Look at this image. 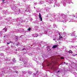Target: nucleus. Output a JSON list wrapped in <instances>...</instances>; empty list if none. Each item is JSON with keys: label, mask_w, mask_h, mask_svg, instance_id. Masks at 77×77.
<instances>
[{"label": "nucleus", "mask_w": 77, "mask_h": 77, "mask_svg": "<svg viewBox=\"0 0 77 77\" xmlns=\"http://www.w3.org/2000/svg\"><path fill=\"white\" fill-rule=\"evenodd\" d=\"M39 19L41 20V21H42V17H41V14L40 13H39Z\"/></svg>", "instance_id": "f257e3e1"}, {"label": "nucleus", "mask_w": 77, "mask_h": 77, "mask_svg": "<svg viewBox=\"0 0 77 77\" xmlns=\"http://www.w3.org/2000/svg\"><path fill=\"white\" fill-rule=\"evenodd\" d=\"M22 51H23V53H24V54H26V53L27 52V51L26 50L25 48L23 49Z\"/></svg>", "instance_id": "f03ea898"}, {"label": "nucleus", "mask_w": 77, "mask_h": 77, "mask_svg": "<svg viewBox=\"0 0 77 77\" xmlns=\"http://www.w3.org/2000/svg\"><path fill=\"white\" fill-rule=\"evenodd\" d=\"M57 47V45H55L53 46L52 47V48L54 49V48H56Z\"/></svg>", "instance_id": "7ed1b4c3"}, {"label": "nucleus", "mask_w": 77, "mask_h": 77, "mask_svg": "<svg viewBox=\"0 0 77 77\" xmlns=\"http://www.w3.org/2000/svg\"><path fill=\"white\" fill-rule=\"evenodd\" d=\"M8 29L6 28V27H5L4 28V30H5V32H7V30Z\"/></svg>", "instance_id": "20e7f679"}, {"label": "nucleus", "mask_w": 77, "mask_h": 77, "mask_svg": "<svg viewBox=\"0 0 77 77\" xmlns=\"http://www.w3.org/2000/svg\"><path fill=\"white\" fill-rule=\"evenodd\" d=\"M50 65H51V63H50L49 62H48V64L47 65V66H50Z\"/></svg>", "instance_id": "39448f33"}, {"label": "nucleus", "mask_w": 77, "mask_h": 77, "mask_svg": "<svg viewBox=\"0 0 77 77\" xmlns=\"http://www.w3.org/2000/svg\"><path fill=\"white\" fill-rule=\"evenodd\" d=\"M69 53H71V54H72V51H71V50H69Z\"/></svg>", "instance_id": "423d86ee"}, {"label": "nucleus", "mask_w": 77, "mask_h": 77, "mask_svg": "<svg viewBox=\"0 0 77 77\" xmlns=\"http://www.w3.org/2000/svg\"><path fill=\"white\" fill-rule=\"evenodd\" d=\"M28 30L29 31H30V30H31V28H29Z\"/></svg>", "instance_id": "0eeeda50"}, {"label": "nucleus", "mask_w": 77, "mask_h": 77, "mask_svg": "<svg viewBox=\"0 0 77 77\" xmlns=\"http://www.w3.org/2000/svg\"><path fill=\"white\" fill-rule=\"evenodd\" d=\"M60 59H63L64 58L63 57H61Z\"/></svg>", "instance_id": "6e6552de"}, {"label": "nucleus", "mask_w": 77, "mask_h": 77, "mask_svg": "<svg viewBox=\"0 0 77 77\" xmlns=\"http://www.w3.org/2000/svg\"><path fill=\"white\" fill-rule=\"evenodd\" d=\"M9 44H10V42H7V45H9Z\"/></svg>", "instance_id": "1a4fd4ad"}, {"label": "nucleus", "mask_w": 77, "mask_h": 77, "mask_svg": "<svg viewBox=\"0 0 77 77\" xmlns=\"http://www.w3.org/2000/svg\"><path fill=\"white\" fill-rule=\"evenodd\" d=\"M15 72H16V73L17 74V73H18V71H15Z\"/></svg>", "instance_id": "9d476101"}, {"label": "nucleus", "mask_w": 77, "mask_h": 77, "mask_svg": "<svg viewBox=\"0 0 77 77\" xmlns=\"http://www.w3.org/2000/svg\"><path fill=\"white\" fill-rule=\"evenodd\" d=\"M16 39H18V37H16Z\"/></svg>", "instance_id": "9b49d317"}, {"label": "nucleus", "mask_w": 77, "mask_h": 77, "mask_svg": "<svg viewBox=\"0 0 77 77\" xmlns=\"http://www.w3.org/2000/svg\"><path fill=\"white\" fill-rule=\"evenodd\" d=\"M9 42L10 43H13V42L11 41H9Z\"/></svg>", "instance_id": "f8f14e48"}, {"label": "nucleus", "mask_w": 77, "mask_h": 77, "mask_svg": "<svg viewBox=\"0 0 77 77\" xmlns=\"http://www.w3.org/2000/svg\"><path fill=\"white\" fill-rule=\"evenodd\" d=\"M60 38H62V37L59 36Z\"/></svg>", "instance_id": "ddd939ff"}, {"label": "nucleus", "mask_w": 77, "mask_h": 77, "mask_svg": "<svg viewBox=\"0 0 77 77\" xmlns=\"http://www.w3.org/2000/svg\"><path fill=\"white\" fill-rule=\"evenodd\" d=\"M60 71H58L57 72H59Z\"/></svg>", "instance_id": "4468645a"}, {"label": "nucleus", "mask_w": 77, "mask_h": 77, "mask_svg": "<svg viewBox=\"0 0 77 77\" xmlns=\"http://www.w3.org/2000/svg\"><path fill=\"white\" fill-rule=\"evenodd\" d=\"M4 1H5V0H2V2H4Z\"/></svg>", "instance_id": "2eb2a0df"}, {"label": "nucleus", "mask_w": 77, "mask_h": 77, "mask_svg": "<svg viewBox=\"0 0 77 77\" xmlns=\"http://www.w3.org/2000/svg\"><path fill=\"white\" fill-rule=\"evenodd\" d=\"M53 40H56V39H54V38L53 39Z\"/></svg>", "instance_id": "dca6fc26"}, {"label": "nucleus", "mask_w": 77, "mask_h": 77, "mask_svg": "<svg viewBox=\"0 0 77 77\" xmlns=\"http://www.w3.org/2000/svg\"><path fill=\"white\" fill-rule=\"evenodd\" d=\"M57 41H59V39L58 38V39H57Z\"/></svg>", "instance_id": "f3484780"}, {"label": "nucleus", "mask_w": 77, "mask_h": 77, "mask_svg": "<svg viewBox=\"0 0 77 77\" xmlns=\"http://www.w3.org/2000/svg\"><path fill=\"white\" fill-rule=\"evenodd\" d=\"M75 55H77V54H76L75 55H74V56H75Z\"/></svg>", "instance_id": "a211bd4d"}, {"label": "nucleus", "mask_w": 77, "mask_h": 77, "mask_svg": "<svg viewBox=\"0 0 77 77\" xmlns=\"http://www.w3.org/2000/svg\"><path fill=\"white\" fill-rule=\"evenodd\" d=\"M36 36H38V35H36Z\"/></svg>", "instance_id": "6ab92c4d"}, {"label": "nucleus", "mask_w": 77, "mask_h": 77, "mask_svg": "<svg viewBox=\"0 0 77 77\" xmlns=\"http://www.w3.org/2000/svg\"><path fill=\"white\" fill-rule=\"evenodd\" d=\"M5 36H4V37L5 38Z\"/></svg>", "instance_id": "aec40b11"}, {"label": "nucleus", "mask_w": 77, "mask_h": 77, "mask_svg": "<svg viewBox=\"0 0 77 77\" xmlns=\"http://www.w3.org/2000/svg\"><path fill=\"white\" fill-rule=\"evenodd\" d=\"M13 59H15V58H13Z\"/></svg>", "instance_id": "412c9836"}, {"label": "nucleus", "mask_w": 77, "mask_h": 77, "mask_svg": "<svg viewBox=\"0 0 77 77\" xmlns=\"http://www.w3.org/2000/svg\"><path fill=\"white\" fill-rule=\"evenodd\" d=\"M36 38H37V37H38V36H36Z\"/></svg>", "instance_id": "4be33fe9"}, {"label": "nucleus", "mask_w": 77, "mask_h": 77, "mask_svg": "<svg viewBox=\"0 0 77 77\" xmlns=\"http://www.w3.org/2000/svg\"><path fill=\"white\" fill-rule=\"evenodd\" d=\"M64 63H65V62H64Z\"/></svg>", "instance_id": "5701e85b"}, {"label": "nucleus", "mask_w": 77, "mask_h": 77, "mask_svg": "<svg viewBox=\"0 0 77 77\" xmlns=\"http://www.w3.org/2000/svg\"><path fill=\"white\" fill-rule=\"evenodd\" d=\"M25 64H26V63H25Z\"/></svg>", "instance_id": "b1692460"}, {"label": "nucleus", "mask_w": 77, "mask_h": 77, "mask_svg": "<svg viewBox=\"0 0 77 77\" xmlns=\"http://www.w3.org/2000/svg\"><path fill=\"white\" fill-rule=\"evenodd\" d=\"M60 35V34H59Z\"/></svg>", "instance_id": "393cba45"}, {"label": "nucleus", "mask_w": 77, "mask_h": 77, "mask_svg": "<svg viewBox=\"0 0 77 77\" xmlns=\"http://www.w3.org/2000/svg\"><path fill=\"white\" fill-rule=\"evenodd\" d=\"M66 65H67V63H66Z\"/></svg>", "instance_id": "a878e982"}]
</instances>
